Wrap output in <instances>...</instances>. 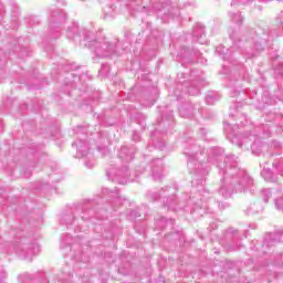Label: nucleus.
Returning a JSON list of instances; mask_svg holds the SVG:
<instances>
[{
    "instance_id": "1",
    "label": "nucleus",
    "mask_w": 283,
    "mask_h": 283,
    "mask_svg": "<svg viewBox=\"0 0 283 283\" xmlns=\"http://www.w3.org/2000/svg\"><path fill=\"white\" fill-rule=\"evenodd\" d=\"M220 176H223L219 193L223 198H231L237 191H244L253 185V178L240 167L234 155L220 156L217 163Z\"/></svg>"
},
{
    "instance_id": "2",
    "label": "nucleus",
    "mask_w": 283,
    "mask_h": 283,
    "mask_svg": "<svg viewBox=\"0 0 283 283\" xmlns=\"http://www.w3.org/2000/svg\"><path fill=\"white\" fill-rule=\"evenodd\" d=\"M184 154L188 158L190 174L193 175L191 181L192 187L202 186L205 177L209 175V167L203 164L211 160L209 153H206L205 148L196 143V139L189 138L186 143Z\"/></svg>"
},
{
    "instance_id": "3",
    "label": "nucleus",
    "mask_w": 283,
    "mask_h": 283,
    "mask_svg": "<svg viewBox=\"0 0 283 283\" xmlns=\"http://www.w3.org/2000/svg\"><path fill=\"white\" fill-rule=\"evenodd\" d=\"M72 32L73 41H78L82 48L92 50L98 59L112 56L116 52V45L114 43H111L105 38L96 39L94 32L81 29L76 22L72 24Z\"/></svg>"
},
{
    "instance_id": "4",
    "label": "nucleus",
    "mask_w": 283,
    "mask_h": 283,
    "mask_svg": "<svg viewBox=\"0 0 283 283\" xmlns=\"http://www.w3.org/2000/svg\"><path fill=\"white\" fill-rule=\"evenodd\" d=\"M136 155V148L122 146L118 153V158L122 160V166L116 168L112 167L106 171L107 178H112L113 182H118V185H127V178H129V169L127 164L134 160Z\"/></svg>"
},
{
    "instance_id": "5",
    "label": "nucleus",
    "mask_w": 283,
    "mask_h": 283,
    "mask_svg": "<svg viewBox=\"0 0 283 283\" xmlns=\"http://www.w3.org/2000/svg\"><path fill=\"white\" fill-rule=\"evenodd\" d=\"M229 140L232 145H237L238 147H245L249 149V144L251 145V150L254 156H260L262 154V149H264L265 145L260 139H258V134L255 132H245L243 134L228 135Z\"/></svg>"
},
{
    "instance_id": "6",
    "label": "nucleus",
    "mask_w": 283,
    "mask_h": 283,
    "mask_svg": "<svg viewBox=\"0 0 283 283\" xmlns=\"http://www.w3.org/2000/svg\"><path fill=\"white\" fill-rule=\"evenodd\" d=\"M161 112V119L158 120L159 129L157 128L150 134L153 144L157 149H163L165 147V142L156 143L158 135L160 132H163V134H167V129L171 127V123L174 120V111L169 109V106H166V108Z\"/></svg>"
},
{
    "instance_id": "7",
    "label": "nucleus",
    "mask_w": 283,
    "mask_h": 283,
    "mask_svg": "<svg viewBox=\"0 0 283 283\" xmlns=\"http://www.w3.org/2000/svg\"><path fill=\"white\" fill-rule=\"evenodd\" d=\"M182 76H185V73L177 75V90H184V94H189V96H198L200 94V87H202V82L200 81H181Z\"/></svg>"
},
{
    "instance_id": "8",
    "label": "nucleus",
    "mask_w": 283,
    "mask_h": 283,
    "mask_svg": "<svg viewBox=\"0 0 283 283\" xmlns=\"http://www.w3.org/2000/svg\"><path fill=\"white\" fill-rule=\"evenodd\" d=\"M252 34H255L252 38L255 52L264 51V46L269 43V39H271V31L269 29H259L258 31H252Z\"/></svg>"
},
{
    "instance_id": "9",
    "label": "nucleus",
    "mask_w": 283,
    "mask_h": 283,
    "mask_svg": "<svg viewBox=\"0 0 283 283\" xmlns=\"http://www.w3.org/2000/svg\"><path fill=\"white\" fill-rule=\"evenodd\" d=\"M282 233L283 232H276V233H269L265 235L262 244L263 253H266V249H270V247H275V244L282 242Z\"/></svg>"
},
{
    "instance_id": "10",
    "label": "nucleus",
    "mask_w": 283,
    "mask_h": 283,
    "mask_svg": "<svg viewBox=\"0 0 283 283\" xmlns=\"http://www.w3.org/2000/svg\"><path fill=\"white\" fill-rule=\"evenodd\" d=\"M179 56L184 59V61L191 63L193 59H200L201 53L198 51V49H189L187 46H182L179 52Z\"/></svg>"
},
{
    "instance_id": "11",
    "label": "nucleus",
    "mask_w": 283,
    "mask_h": 283,
    "mask_svg": "<svg viewBox=\"0 0 283 283\" xmlns=\"http://www.w3.org/2000/svg\"><path fill=\"white\" fill-rule=\"evenodd\" d=\"M153 8L157 12H163L164 17L171 15V0H157L153 2Z\"/></svg>"
},
{
    "instance_id": "12",
    "label": "nucleus",
    "mask_w": 283,
    "mask_h": 283,
    "mask_svg": "<svg viewBox=\"0 0 283 283\" xmlns=\"http://www.w3.org/2000/svg\"><path fill=\"white\" fill-rule=\"evenodd\" d=\"M150 169H151V178L154 180H161L163 179V169H164V164L163 159H154L150 163Z\"/></svg>"
},
{
    "instance_id": "13",
    "label": "nucleus",
    "mask_w": 283,
    "mask_h": 283,
    "mask_svg": "<svg viewBox=\"0 0 283 283\" xmlns=\"http://www.w3.org/2000/svg\"><path fill=\"white\" fill-rule=\"evenodd\" d=\"M192 39L197 43L205 45L207 43V34H205V27L202 24H197L192 30Z\"/></svg>"
},
{
    "instance_id": "14",
    "label": "nucleus",
    "mask_w": 283,
    "mask_h": 283,
    "mask_svg": "<svg viewBox=\"0 0 283 283\" xmlns=\"http://www.w3.org/2000/svg\"><path fill=\"white\" fill-rule=\"evenodd\" d=\"M76 147V154L75 158H83L90 154V144L85 140H78L75 144Z\"/></svg>"
},
{
    "instance_id": "15",
    "label": "nucleus",
    "mask_w": 283,
    "mask_h": 283,
    "mask_svg": "<svg viewBox=\"0 0 283 283\" xmlns=\"http://www.w3.org/2000/svg\"><path fill=\"white\" fill-rule=\"evenodd\" d=\"M196 108L193 107V104L190 102H186L179 107V114L182 116V118H191L193 116V112Z\"/></svg>"
},
{
    "instance_id": "16",
    "label": "nucleus",
    "mask_w": 283,
    "mask_h": 283,
    "mask_svg": "<svg viewBox=\"0 0 283 283\" xmlns=\"http://www.w3.org/2000/svg\"><path fill=\"white\" fill-rule=\"evenodd\" d=\"M216 52L223 59V61H231V49L219 45L217 46Z\"/></svg>"
},
{
    "instance_id": "17",
    "label": "nucleus",
    "mask_w": 283,
    "mask_h": 283,
    "mask_svg": "<svg viewBox=\"0 0 283 283\" xmlns=\"http://www.w3.org/2000/svg\"><path fill=\"white\" fill-rule=\"evenodd\" d=\"M262 178L268 180V182H275V177H273V171L269 168H264L261 172Z\"/></svg>"
},
{
    "instance_id": "18",
    "label": "nucleus",
    "mask_w": 283,
    "mask_h": 283,
    "mask_svg": "<svg viewBox=\"0 0 283 283\" xmlns=\"http://www.w3.org/2000/svg\"><path fill=\"white\" fill-rule=\"evenodd\" d=\"M176 196L171 195L170 197H167L166 201L164 200L165 207H168V209H172V211H176Z\"/></svg>"
},
{
    "instance_id": "19",
    "label": "nucleus",
    "mask_w": 283,
    "mask_h": 283,
    "mask_svg": "<svg viewBox=\"0 0 283 283\" xmlns=\"http://www.w3.org/2000/svg\"><path fill=\"white\" fill-rule=\"evenodd\" d=\"M91 80L92 77H90L87 73H81V74L73 73V83L76 81H80V83H83L85 81H91Z\"/></svg>"
},
{
    "instance_id": "20",
    "label": "nucleus",
    "mask_w": 283,
    "mask_h": 283,
    "mask_svg": "<svg viewBox=\"0 0 283 283\" xmlns=\"http://www.w3.org/2000/svg\"><path fill=\"white\" fill-rule=\"evenodd\" d=\"M260 212H262V207H260L258 203H252L247 209L248 216H253V214L260 213Z\"/></svg>"
},
{
    "instance_id": "21",
    "label": "nucleus",
    "mask_w": 283,
    "mask_h": 283,
    "mask_svg": "<svg viewBox=\"0 0 283 283\" xmlns=\"http://www.w3.org/2000/svg\"><path fill=\"white\" fill-rule=\"evenodd\" d=\"M135 120H136V123L138 124V125H142V127L145 129V127H146V120H147V116L145 115V114H143V113H137V114H135Z\"/></svg>"
},
{
    "instance_id": "22",
    "label": "nucleus",
    "mask_w": 283,
    "mask_h": 283,
    "mask_svg": "<svg viewBox=\"0 0 283 283\" xmlns=\"http://www.w3.org/2000/svg\"><path fill=\"white\" fill-rule=\"evenodd\" d=\"M216 101H220V96H218L216 93H210L206 96L207 105H213Z\"/></svg>"
},
{
    "instance_id": "23",
    "label": "nucleus",
    "mask_w": 283,
    "mask_h": 283,
    "mask_svg": "<svg viewBox=\"0 0 283 283\" xmlns=\"http://www.w3.org/2000/svg\"><path fill=\"white\" fill-rule=\"evenodd\" d=\"M231 19L237 25H242V22L244 21V17L240 13H231Z\"/></svg>"
},
{
    "instance_id": "24",
    "label": "nucleus",
    "mask_w": 283,
    "mask_h": 283,
    "mask_svg": "<svg viewBox=\"0 0 283 283\" xmlns=\"http://www.w3.org/2000/svg\"><path fill=\"white\" fill-rule=\"evenodd\" d=\"M261 196L265 203L269 202V200L271 199V190L270 189L261 190Z\"/></svg>"
},
{
    "instance_id": "25",
    "label": "nucleus",
    "mask_w": 283,
    "mask_h": 283,
    "mask_svg": "<svg viewBox=\"0 0 283 283\" xmlns=\"http://www.w3.org/2000/svg\"><path fill=\"white\" fill-rule=\"evenodd\" d=\"M146 196H147L148 200H151V201L158 200V198H163V195H160L158 192H153V191H148L146 193Z\"/></svg>"
},
{
    "instance_id": "26",
    "label": "nucleus",
    "mask_w": 283,
    "mask_h": 283,
    "mask_svg": "<svg viewBox=\"0 0 283 283\" xmlns=\"http://www.w3.org/2000/svg\"><path fill=\"white\" fill-rule=\"evenodd\" d=\"M103 193H113V197L116 198V200H120V195L118 193V189L109 190V189L105 188L103 190Z\"/></svg>"
},
{
    "instance_id": "27",
    "label": "nucleus",
    "mask_w": 283,
    "mask_h": 283,
    "mask_svg": "<svg viewBox=\"0 0 283 283\" xmlns=\"http://www.w3.org/2000/svg\"><path fill=\"white\" fill-rule=\"evenodd\" d=\"M253 0H233L231 6H248Z\"/></svg>"
},
{
    "instance_id": "28",
    "label": "nucleus",
    "mask_w": 283,
    "mask_h": 283,
    "mask_svg": "<svg viewBox=\"0 0 283 283\" xmlns=\"http://www.w3.org/2000/svg\"><path fill=\"white\" fill-rule=\"evenodd\" d=\"M132 140H133V143L140 142V134L138 132L134 130L133 135H132Z\"/></svg>"
},
{
    "instance_id": "29",
    "label": "nucleus",
    "mask_w": 283,
    "mask_h": 283,
    "mask_svg": "<svg viewBox=\"0 0 283 283\" xmlns=\"http://www.w3.org/2000/svg\"><path fill=\"white\" fill-rule=\"evenodd\" d=\"M275 207L279 210L283 208V198L275 199Z\"/></svg>"
},
{
    "instance_id": "30",
    "label": "nucleus",
    "mask_w": 283,
    "mask_h": 283,
    "mask_svg": "<svg viewBox=\"0 0 283 283\" xmlns=\"http://www.w3.org/2000/svg\"><path fill=\"white\" fill-rule=\"evenodd\" d=\"M218 207L221 211H224V209H229V203L228 202H219Z\"/></svg>"
},
{
    "instance_id": "31",
    "label": "nucleus",
    "mask_w": 283,
    "mask_h": 283,
    "mask_svg": "<svg viewBox=\"0 0 283 283\" xmlns=\"http://www.w3.org/2000/svg\"><path fill=\"white\" fill-rule=\"evenodd\" d=\"M247 55H248V59H253V57H255L258 54L255 53V51H247Z\"/></svg>"
},
{
    "instance_id": "32",
    "label": "nucleus",
    "mask_w": 283,
    "mask_h": 283,
    "mask_svg": "<svg viewBox=\"0 0 283 283\" xmlns=\"http://www.w3.org/2000/svg\"><path fill=\"white\" fill-rule=\"evenodd\" d=\"M85 167H87V169H93L94 168V163L87 160V161H85Z\"/></svg>"
},
{
    "instance_id": "33",
    "label": "nucleus",
    "mask_w": 283,
    "mask_h": 283,
    "mask_svg": "<svg viewBox=\"0 0 283 283\" xmlns=\"http://www.w3.org/2000/svg\"><path fill=\"white\" fill-rule=\"evenodd\" d=\"M130 216L133 218H140V213H138V211H136V210L130 211Z\"/></svg>"
},
{
    "instance_id": "34",
    "label": "nucleus",
    "mask_w": 283,
    "mask_h": 283,
    "mask_svg": "<svg viewBox=\"0 0 283 283\" xmlns=\"http://www.w3.org/2000/svg\"><path fill=\"white\" fill-rule=\"evenodd\" d=\"M200 134H201V136H207V129L201 128V129H200Z\"/></svg>"
},
{
    "instance_id": "35",
    "label": "nucleus",
    "mask_w": 283,
    "mask_h": 283,
    "mask_svg": "<svg viewBox=\"0 0 283 283\" xmlns=\"http://www.w3.org/2000/svg\"><path fill=\"white\" fill-rule=\"evenodd\" d=\"M261 3H269L271 0H259ZM277 1H283V0H277Z\"/></svg>"
},
{
    "instance_id": "36",
    "label": "nucleus",
    "mask_w": 283,
    "mask_h": 283,
    "mask_svg": "<svg viewBox=\"0 0 283 283\" xmlns=\"http://www.w3.org/2000/svg\"><path fill=\"white\" fill-rule=\"evenodd\" d=\"M102 70H109V66L107 64H103Z\"/></svg>"
},
{
    "instance_id": "37",
    "label": "nucleus",
    "mask_w": 283,
    "mask_h": 283,
    "mask_svg": "<svg viewBox=\"0 0 283 283\" xmlns=\"http://www.w3.org/2000/svg\"><path fill=\"white\" fill-rule=\"evenodd\" d=\"M272 145H274V147H280V144L276 140L272 142Z\"/></svg>"
},
{
    "instance_id": "38",
    "label": "nucleus",
    "mask_w": 283,
    "mask_h": 283,
    "mask_svg": "<svg viewBox=\"0 0 283 283\" xmlns=\"http://www.w3.org/2000/svg\"><path fill=\"white\" fill-rule=\"evenodd\" d=\"M229 34H230V39H235L234 35H233V31H229Z\"/></svg>"
},
{
    "instance_id": "39",
    "label": "nucleus",
    "mask_w": 283,
    "mask_h": 283,
    "mask_svg": "<svg viewBox=\"0 0 283 283\" xmlns=\"http://www.w3.org/2000/svg\"><path fill=\"white\" fill-rule=\"evenodd\" d=\"M240 94V91H234L232 96H238Z\"/></svg>"
},
{
    "instance_id": "40",
    "label": "nucleus",
    "mask_w": 283,
    "mask_h": 283,
    "mask_svg": "<svg viewBox=\"0 0 283 283\" xmlns=\"http://www.w3.org/2000/svg\"><path fill=\"white\" fill-rule=\"evenodd\" d=\"M216 151H218V148H213V149H212L213 156H218V155L216 154Z\"/></svg>"
},
{
    "instance_id": "41",
    "label": "nucleus",
    "mask_w": 283,
    "mask_h": 283,
    "mask_svg": "<svg viewBox=\"0 0 283 283\" xmlns=\"http://www.w3.org/2000/svg\"><path fill=\"white\" fill-rule=\"evenodd\" d=\"M276 262V264L279 265V266H283V261L282 262H280V261H275Z\"/></svg>"
},
{
    "instance_id": "42",
    "label": "nucleus",
    "mask_w": 283,
    "mask_h": 283,
    "mask_svg": "<svg viewBox=\"0 0 283 283\" xmlns=\"http://www.w3.org/2000/svg\"><path fill=\"white\" fill-rule=\"evenodd\" d=\"M228 251H238V248H230Z\"/></svg>"
},
{
    "instance_id": "43",
    "label": "nucleus",
    "mask_w": 283,
    "mask_h": 283,
    "mask_svg": "<svg viewBox=\"0 0 283 283\" xmlns=\"http://www.w3.org/2000/svg\"><path fill=\"white\" fill-rule=\"evenodd\" d=\"M229 235H231V230H228L227 232V238H229Z\"/></svg>"
},
{
    "instance_id": "44",
    "label": "nucleus",
    "mask_w": 283,
    "mask_h": 283,
    "mask_svg": "<svg viewBox=\"0 0 283 283\" xmlns=\"http://www.w3.org/2000/svg\"><path fill=\"white\" fill-rule=\"evenodd\" d=\"M176 96L180 97L182 96L181 94H178V91L175 92Z\"/></svg>"
},
{
    "instance_id": "45",
    "label": "nucleus",
    "mask_w": 283,
    "mask_h": 283,
    "mask_svg": "<svg viewBox=\"0 0 283 283\" xmlns=\"http://www.w3.org/2000/svg\"><path fill=\"white\" fill-rule=\"evenodd\" d=\"M233 235H234V238H235V235H238V231L233 232Z\"/></svg>"
},
{
    "instance_id": "46",
    "label": "nucleus",
    "mask_w": 283,
    "mask_h": 283,
    "mask_svg": "<svg viewBox=\"0 0 283 283\" xmlns=\"http://www.w3.org/2000/svg\"><path fill=\"white\" fill-rule=\"evenodd\" d=\"M136 171H139L140 174H143V171H140V170H138V169H136Z\"/></svg>"
},
{
    "instance_id": "47",
    "label": "nucleus",
    "mask_w": 283,
    "mask_h": 283,
    "mask_svg": "<svg viewBox=\"0 0 283 283\" xmlns=\"http://www.w3.org/2000/svg\"><path fill=\"white\" fill-rule=\"evenodd\" d=\"M241 125H245L244 122H241Z\"/></svg>"
},
{
    "instance_id": "48",
    "label": "nucleus",
    "mask_w": 283,
    "mask_h": 283,
    "mask_svg": "<svg viewBox=\"0 0 283 283\" xmlns=\"http://www.w3.org/2000/svg\"><path fill=\"white\" fill-rule=\"evenodd\" d=\"M163 198H167V196L164 195Z\"/></svg>"
},
{
    "instance_id": "49",
    "label": "nucleus",
    "mask_w": 283,
    "mask_h": 283,
    "mask_svg": "<svg viewBox=\"0 0 283 283\" xmlns=\"http://www.w3.org/2000/svg\"><path fill=\"white\" fill-rule=\"evenodd\" d=\"M197 209L195 208L193 211H196Z\"/></svg>"
}]
</instances>
